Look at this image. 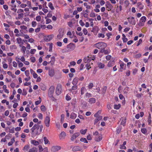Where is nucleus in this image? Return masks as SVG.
I'll return each mask as SVG.
<instances>
[{
	"label": "nucleus",
	"instance_id": "obj_1",
	"mask_svg": "<svg viewBox=\"0 0 152 152\" xmlns=\"http://www.w3.org/2000/svg\"><path fill=\"white\" fill-rule=\"evenodd\" d=\"M43 127L42 125L35 124L31 129V137H34L40 134L42 131Z\"/></svg>",
	"mask_w": 152,
	"mask_h": 152
},
{
	"label": "nucleus",
	"instance_id": "obj_2",
	"mask_svg": "<svg viewBox=\"0 0 152 152\" xmlns=\"http://www.w3.org/2000/svg\"><path fill=\"white\" fill-rule=\"evenodd\" d=\"M93 135L95 136V140L96 141L99 142L102 140V134H99L97 131L94 132Z\"/></svg>",
	"mask_w": 152,
	"mask_h": 152
},
{
	"label": "nucleus",
	"instance_id": "obj_3",
	"mask_svg": "<svg viewBox=\"0 0 152 152\" xmlns=\"http://www.w3.org/2000/svg\"><path fill=\"white\" fill-rule=\"evenodd\" d=\"M95 45L96 47L99 49L105 48L107 47L106 43L102 42L96 43Z\"/></svg>",
	"mask_w": 152,
	"mask_h": 152
},
{
	"label": "nucleus",
	"instance_id": "obj_4",
	"mask_svg": "<svg viewBox=\"0 0 152 152\" xmlns=\"http://www.w3.org/2000/svg\"><path fill=\"white\" fill-rule=\"evenodd\" d=\"M62 91V88L61 85L60 84H58L56 87V94L58 95L61 94Z\"/></svg>",
	"mask_w": 152,
	"mask_h": 152
},
{
	"label": "nucleus",
	"instance_id": "obj_5",
	"mask_svg": "<svg viewBox=\"0 0 152 152\" xmlns=\"http://www.w3.org/2000/svg\"><path fill=\"white\" fill-rule=\"evenodd\" d=\"M54 87L53 86H51L49 88L48 91V95L50 97H51L53 96V94L54 91Z\"/></svg>",
	"mask_w": 152,
	"mask_h": 152
},
{
	"label": "nucleus",
	"instance_id": "obj_6",
	"mask_svg": "<svg viewBox=\"0 0 152 152\" xmlns=\"http://www.w3.org/2000/svg\"><path fill=\"white\" fill-rule=\"evenodd\" d=\"M146 20V18L145 16H143L140 19L139 22L138 23V25L140 26H143Z\"/></svg>",
	"mask_w": 152,
	"mask_h": 152
},
{
	"label": "nucleus",
	"instance_id": "obj_7",
	"mask_svg": "<svg viewBox=\"0 0 152 152\" xmlns=\"http://www.w3.org/2000/svg\"><path fill=\"white\" fill-rule=\"evenodd\" d=\"M17 42L19 45V47L23 45L24 43L25 42L24 39H22L20 37H18L16 39Z\"/></svg>",
	"mask_w": 152,
	"mask_h": 152
},
{
	"label": "nucleus",
	"instance_id": "obj_8",
	"mask_svg": "<svg viewBox=\"0 0 152 152\" xmlns=\"http://www.w3.org/2000/svg\"><path fill=\"white\" fill-rule=\"evenodd\" d=\"M50 117L48 116H47L45 119L44 123L47 127H49L50 126Z\"/></svg>",
	"mask_w": 152,
	"mask_h": 152
},
{
	"label": "nucleus",
	"instance_id": "obj_9",
	"mask_svg": "<svg viewBox=\"0 0 152 152\" xmlns=\"http://www.w3.org/2000/svg\"><path fill=\"white\" fill-rule=\"evenodd\" d=\"M61 148V146H54L51 149V151L53 152H55L60 150Z\"/></svg>",
	"mask_w": 152,
	"mask_h": 152
},
{
	"label": "nucleus",
	"instance_id": "obj_10",
	"mask_svg": "<svg viewBox=\"0 0 152 152\" xmlns=\"http://www.w3.org/2000/svg\"><path fill=\"white\" fill-rule=\"evenodd\" d=\"M128 21L131 24L135 25L136 24V22L134 17H130L127 18Z\"/></svg>",
	"mask_w": 152,
	"mask_h": 152
},
{
	"label": "nucleus",
	"instance_id": "obj_11",
	"mask_svg": "<svg viewBox=\"0 0 152 152\" xmlns=\"http://www.w3.org/2000/svg\"><path fill=\"white\" fill-rule=\"evenodd\" d=\"M95 58L94 57V58L91 59L90 57H89L88 56L85 57L83 59V61L85 63H89L92 60H94L95 59Z\"/></svg>",
	"mask_w": 152,
	"mask_h": 152
},
{
	"label": "nucleus",
	"instance_id": "obj_12",
	"mask_svg": "<svg viewBox=\"0 0 152 152\" xmlns=\"http://www.w3.org/2000/svg\"><path fill=\"white\" fill-rule=\"evenodd\" d=\"M80 135L79 132H76L74 133L71 137V141H74L77 137Z\"/></svg>",
	"mask_w": 152,
	"mask_h": 152
},
{
	"label": "nucleus",
	"instance_id": "obj_13",
	"mask_svg": "<svg viewBox=\"0 0 152 152\" xmlns=\"http://www.w3.org/2000/svg\"><path fill=\"white\" fill-rule=\"evenodd\" d=\"M64 35V32L62 30H61L59 31V33L57 35V39H60L61 38H62Z\"/></svg>",
	"mask_w": 152,
	"mask_h": 152
},
{
	"label": "nucleus",
	"instance_id": "obj_14",
	"mask_svg": "<svg viewBox=\"0 0 152 152\" xmlns=\"http://www.w3.org/2000/svg\"><path fill=\"white\" fill-rule=\"evenodd\" d=\"M66 134L64 132H62L59 135L60 140H62L65 139Z\"/></svg>",
	"mask_w": 152,
	"mask_h": 152
},
{
	"label": "nucleus",
	"instance_id": "obj_15",
	"mask_svg": "<svg viewBox=\"0 0 152 152\" xmlns=\"http://www.w3.org/2000/svg\"><path fill=\"white\" fill-rule=\"evenodd\" d=\"M77 88V86L76 85H74L71 88V89H70L69 90V91L71 92H72L73 93H74L75 94H76V91H73L76 90Z\"/></svg>",
	"mask_w": 152,
	"mask_h": 152
},
{
	"label": "nucleus",
	"instance_id": "obj_16",
	"mask_svg": "<svg viewBox=\"0 0 152 152\" xmlns=\"http://www.w3.org/2000/svg\"><path fill=\"white\" fill-rule=\"evenodd\" d=\"M99 30V29L98 27L96 26L92 28V30L91 31L93 32L95 35H96L98 32Z\"/></svg>",
	"mask_w": 152,
	"mask_h": 152
},
{
	"label": "nucleus",
	"instance_id": "obj_17",
	"mask_svg": "<svg viewBox=\"0 0 152 152\" xmlns=\"http://www.w3.org/2000/svg\"><path fill=\"white\" fill-rule=\"evenodd\" d=\"M67 47L68 48H69V50H73L75 48V45L73 44H70L69 45H68Z\"/></svg>",
	"mask_w": 152,
	"mask_h": 152
},
{
	"label": "nucleus",
	"instance_id": "obj_18",
	"mask_svg": "<svg viewBox=\"0 0 152 152\" xmlns=\"http://www.w3.org/2000/svg\"><path fill=\"white\" fill-rule=\"evenodd\" d=\"M54 70L53 69H51L49 70L48 74L51 77L53 76L54 75Z\"/></svg>",
	"mask_w": 152,
	"mask_h": 152
},
{
	"label": "nucleus",
	"instance_id": "obj_19",
	"mask_svg": "<svg viewBox=\"0 0 152 152\" xmlns=\"http://www.w3.org/2000/svg\"><path fill=\"white\" fill-rule=\"evenodd\" d=\"M105 5L106 7L108 8L110 10L113 8V6L108 1L106 2Z\"/></svg>",
	"mask_w": 152,
	"mask_h": 152
},
{
	"label": "nucleus",
	"instance_id": "obj_20",
	"mask_svg": "<svg viewBox=\"0 0 152 152\" xmlns=\"http://www.w3.org/2000/svg\"><path fill=\"white\" fill-rule=\"evenodd\" d=\"M19 47L21 48L20 50L22 53L23 54H25L26 49V47L23 45H22V46H20Z\"/></svg>",
	"mask_w": 152,
	"mask_h": 152
},
{
	"label": "nucleus",
	"instance_id": "obj_21",
	"mask_svg": "<svg viewBox=\"0 0 152 152\" xmlns=\"http://www.w3.org/2000/svg\"><path fill=\"white\" fill-rule=\"evenodd\" d=\"M81 149V148L79 146H75L73 148L72 150L74 151H80Z\"/></svg>",
	"mask_w": 152,
	"mask_h": 152
},
{
	"label": "nucleus",
	"instance_id": "obj_22",
	"mask_svg": "<svg viewBox=\"0 0 152 152\" xmlns=\"http://www.w3.org/2000/svg\"><path fill=\"white\" fill-rule=\"evenodd\" d=\"M96 99L94 98H92L89 99L88 102L91 104L94 103L96 102Z\"/></svg>",
	"mask_w": 152,
	"mask_h": 152
},
{
	"label": "nucleus",
	"instance_id": "obj_23",
	"mask_svg": "<svg viewBox=\"0 0 152 152\" xmlns=\"http://www.w3.org/2000/svg\"><path fill=\"white\" fill-rule=\"evenodd\" d=\"M78 78L77 77H76L74 78L72 81V84L73 85H76L77 84L78 82Z\"/></svg>",
	"mask_w": 152,
	"mask_h": 152
},
{
	"label": "nucleus",
	"instance_id": "obj_24",
	"mask_svg": "<svg viewBox=\"0 0 152 152\" xmlns=\"http://www.w3.org/2000/svg\"><path fill=\"white\" fill-rule=\"evenodd\" d=\"M53 37V35H51L48 36L46 37V40L48 41H49L51 40Z\"/></svg>",
	"mask_w": 152,
	"mask_h": 152
},
{
	"label": "nucleus",
	"instance_id": "obj_25",
	"mask_svg": "<svg viewBox=\"0 0 152 152\" xmlns=\"http://www.w3.org/2000/svg\"><path fill=\"white\" fill-rule=\"evenodd\" d=\"M31 143L35 145H37L39 144V142L38 141H36L34 140H32L31 141Z\"/></svg>",
	"mask_w": 152,
	"mask_h": 152
},
{
	"label": "nucleus",
	"instance_id": "obj_26",
	"mask_svg": "<svg viewBox=\"0 0 152 152\" xmlns=\"http://www.w3.org/2000/svg\"><path fill=\"white\" fill-rule=\"evenodd\" d=\"M37 148L34 147L30 149L28 151V152H37Z\"/></svg>",
	"mask_w": 152,
	"mask_h": 152
},
{
	"label": "nucleus",
	"instance_id": "obj_27",
	"mask_svg": "<svg viewBox=\"0 0 152 152\" xmlns=\"http://www.w3.org/2000/svg\"><path fill=\"white\" fill-rule=\"evenodd\" d=\"M30 148L29 145H25L23 147V150L24 151H26L28 150Z\"/></svg>",
	"mask_w": 152,
	"mask_h": 152
},
{
	"label": "nucleus",
	"instance_id": "obj_28",
	"mask_svg": "<svg viewBox=\"0 0 152 152\" xmlns=\"http://www.w3.org/2000/svg\"><path fill=\"white\" fill-rule=\"evenodd\" d=\"M86 89L84 87H82L81 89V94L83 95L86 91Z\"/></svg>",
	"mask_w": 152,
	"mask_h": 152
},
{
	"label": "nucleus",
	"instance_id": "obj_29",
	"mask_svg": "<svg viewBox=\"0 0 152 152\" xmlns=\"http://www.w3.org/2000/svg\"><path fill=\"white\" fill-rule=\"evenodd\" d=\"M16 61H17L18 62V67L19 68H21V67H22L23 66V64L22 63L20 62L19 60H17V58H16Z\"/></svg>",
	"mask_w": 152,
	"mask_h": 152
},
{
	"label": "nucleus",
	"instance_id": "obj_30",
	"mask_svg": "<svg viewBox=\"0 0 152 152\" xmlns=\"http://www.w3.org/2000/svg\"><path fill=\"white\" fill-rule=\"evenodd\" d=\"M98 66L100 69L103 68L104 66V64L101 62H99L98 63Z\"/></svg>",
	"mask_w": 152,
	"mask_h": 152
},
{
	"label": "nucleus",
	"instance_id": "obj_31",
	"mask_svg": "<svg viewBox=\"0 0 152 152\" xmlns=\"http://www.w3.org/2000/svg\"><path fill=\"white\" fill-rule=\"evenodd\" d=\"M114 61H109L107 65V66L108 67L112 66L114 64Z\"/></svg>",
	"mask_w": 152,
	"mask_h": 152
},
{
	"label": "nucleus",
	"instance_id": "obj_32",
	"mask_svg": "<svg viewBox=\"0 0 152 152\" xmlns=\"http://www.w3.org/2000/svg\"><path fill=\"white\" fill-rule=\"evenodd\" d=\"M137 7L140 9H142L143 8V6L140 2H138L137 4Z\"/></svg>",
	"mask_w": 152,
	"mask_h": 152
},
{
	"label": "nucleus",
	"instance_id": "obj_33",
	"mask_svg": "<svg viewBox=\"0 0 152 152\" xmlns=\"http://www.w3.org/2000/svg\"><path fill=\"white\" fill-rule=\"evenodd\" d=\"M44 143L45 144H50V142H49L48 140V139L47 138L45 137H44Z\"/></svg>",
	"mask_w": 152,
	"mask_h": 152
},
{
	"label": "nucleus",
	"instance_id": "obj_34",
	"mask_svg": "<svg viewBox=\"0 0 152 152\" xmlns=\"http://www.w3.org/2000/svg\"><path fill=\"white\" fill-rule=\"evenodd\" d=\"M77 116V115L74 113H72L70 115V118L72 119H75Z\"/></svg>",
	"mask_w": 152,
	"mask_h": 152
},
{
	"label": "nucleus",
	"instance_id": "obj_35",
	"mask_svg": "<svg viewBox=\"0 0 152 152\" xmlns=\"http://www.w3.org/2000/svg\"><path fill=\"white\" fill-rule=\"evenodd\" d=\"M120 69H125L124 68V67H126V65L123 62H122L120 64Z\"/></svg>",
	"mask_w": 152,
	"mask_h": 152
},
{
	"label": "nucleus",
	"instance_id": "obj_36",
	"mask_svg": "<svg viewBox=\"0 0 152 152\" xmlns=\"http://www.w3.org/2000/svg\"><path fill=\"white\" fill-rule=\"evenodd\" d=\"M87 130L86 129L84 130L83 129H81L80 131V132L81 134L84 135L86 133Z\"/></svg>",
	"mask_w": 152,
	"mask_h": 152
},
{
	"label": "nucleus",
	"instance_id": "obj_37",
	"mask_svg": "<svg viewBox=\"0 0 152 152\" xmlns=\"http://www.w3.org/2000/svg\"><path fill=\"white\" fill-rule=\"evenodd\" d=\"M121 107V105L120 104H118V105L115 104L114 105V109L116 110L119 109Z\"/></svg>",
	"mask_w": 152,
	"mask_h": 152
},
{
	"label": "nucleus",
	"instance_id": "obj_38",
	"mask_svg": "<svg viewBox=\"0 0 152 152\" xmlns=\"http://www.w3.org/2000/svg\"><path fill=\"white\" fill-rule=\"evenodd\" d=\"M23 14L22 13H20L18 14V17L16 18V19H20L21 18H23Z\"/></svg>",
	"mask_w": 152,
	"mask_h": 152
},
{
	"label": "nucleus",
	"instance_id": "obj_39",
	"mask_svg": "<svg viewBox=\"0 0 152 152\" xmlns=\"http://www.w3.org/2000/svg\"><path fill=\"white\" fill-rule=\"evenodd\" d=\"M2 64H3V67L4 69H7L8 67V65L5 63L4 61L2 62Z\"/></svg>",
	"mask_w": 152,
	"mask_h": 152
},
{
	"label": "nucleus",
	"instance_id": "obj_40",
	"mask_svg": "<svg viewBox=\"0 0 152 152\" xmlns=\"http://www.w3.org/2000/svg\"><path fill=\"white\" fill-rule=\"evenodd\" d=\"M80 141L81 142H83L84 143H87L88 142L87 140L85 138H82L80 139Z\"/></svg>",
	"mask_w": 152,
	"mask_h": 152
},
{
	"label": "nucleus",
	"instance_id": "obj_41",
	"mask_svg": "<svg viewBox=\"0 0 152 152\" xmlns=\"http://www.w3.org/2000/svg\"><path fill=\"white\" fill-rule=\"evenodd\" d=\"M76 64V62L75 61H72L70 63V65H68V66L71 67L72 66H75Z\"/></svg>",
	"mask_w": 152,
	"mask_h": 152
},
{
	"label": "nucleus",
	"instance_id": "obj_42",
	"mask_svg": "<svg viewBox=\"0 0 152 152\" xmlns=\"http://www.w3.org/2000/svg\"><path fill=\"white\" fill-rule=\"evenodd\" d=\"M17 58V60H20L21 61H22V62H23L25 60V59L24 57L23 56H22L20 58Z\"/></svg>",
	"mask_w": 152,
	"mask_h": 152
},
{
	"label": "nucleus",
	"instance_id": "obj_43",
	"mask_svg": "<svg viewBox=\"0 0 152 152\" xmlns=\"http://www.w3.org/2000/svg\"><path fill=\"white\" fill-rule=\"evenodd\" d=\"M124 4L126 7H127L129 4V2L128 0H125L124 2Z\"/></svg>",
	"mask_w": 152,
	"mask_h": 152
},
{
	"label": "nucleus",
	"instance_id": "obj_44",
	"mask_svg": "<svg viewBox=\"0 0 152 152\" xmlns=\"http://www.w3.org/2000/svg\"><path fill=\"white\" fill-rule=\"evenodd\" d=\"M15 140L14 139H12L11 140V141L10 142H9L8 144V146H11L12 145L13 143L14 142H15Z\"/></svg>",
	"mask_w": 152,
	"mask_h": 152
},
{
	"label": "nucleus",
	"instance_id": "obj_45",
	"mask_svg": "<svg viewBox=\"0 0 152 152\" xmlns=\"http://www.w3.org/2000/svg\"><path fill=\"white\" fill-rule=\"evenodd\" d=\"M141 131L143 134H146L147 132V130L145 128L141 129Z\"/></svg>",
	"mask_w": 152,
	"mask_h": 152
},
{
	"label": "nucleus",
	"instance_id": "obj_46",
	"mask_svg": "<svg viewBox=\"0 0 152 152\" xmlns=\"http://www.w3.org/2000/svg\"><path fill=\"white\" fill-rule=\"evenodd\" d=\"M48 6L51 10H53L54 9L53 6L51 2H49V3Z\"/></svg>",
	"mask_w": 152,
	"mask_h": 152
},
{
	"label": "nucleus",
	"instance_id": "obj_47",
	"mask_svg": "<svg viewBox=\"0 0 152 152\" xmlns=\"http://www.w3.org/2000/svg\"><path fill=\"white\" fill-rule=\"evenodd\" d=\"M31 25L32 27L34 28L37 26V23L35 21H33L32 22Z\"/></svg>",
	"mask_w": 152,
	"mask_h": 152
},
{
	"label": "nucleus",
	"instance_id": "obj_48",
	"mask_svg": "<svg viewBox=\"0 0 152 152\" xmlns=\"http://www.w3.org/2000/svg\"><path fill=\"white\" fill-rule=\"evenodd\" d=\"M151 114H149V115L148 116V124H150L151 123Z\"/></svg>",
	"mask_w": 152,
	"mask_h": 152
},
{
	"label": "nucleus",
	"instance_id": "obj_49",
	"mask_svg": "<svg viewBox=\"0 0 152 152\" xmlns=\"http://www.w3.org/2000/svg\"><path fill=\"white\" fill-rule=\"evenodd\" d=\"M20 28L22 30H26L27 29V27L24 25L20 26Z\"/></svg>",
	"mask_w": 152,
	"mask_h": 152
},
{
	"label": "nucleus",
	"instance_id": "obj_50",
	"mask_svg": "<svg viewBox=\"0 0 152 152\" xmlns=\"http://www.w3.org/2000/svg\"><path fill=\"white\" fill-rule=\"evenodd\" d=\"M14 32L15 33L17 34L15 35L17 37L19 36V35L18 34V33H19V31L17 29H15L14 30Z\"/></svg>",
	"mask_w": 152,
	"mask_h": 152
},
{
	"label": "nucleus",
	"instance_id": "obj_51",
	"mask_svg": "<svg viewBox=\"0 0 152 152\" xmlns=\"http://www.w3.org/2000/svg\"><path fill=\"white\" fill-rule=\"evenodd\" d=\"M25 74L27 77H30L29 76L30 73H29V70H27L25 71Z\"/></svg>",
	"mask_w": 152,
	"mask_h": 152
},
{
	"label": "nucleus",
	"instance_id": "obj_52",
	"mask_svg": "<svg viewBox=\"0 0 152 152\" xmlns=\"http://www.w3.org/2000/svg\"><path fill=\"white\" fill-rule=\"evenodd\" d=\"M90 16L91 17L94 18L95 17V14L93 12H91L90 14Z\"/></svg>",
	"mask_w": 152,
	"mask_h": 152
},
{
	"label": "nucleus",
	"instance_id": "obj_53",
	"mask_svg": "<svg viewBox=\"0 0 152 152\" xmlns=\"http://www.w3.org/2000/svg\"><path fill=\"white\" fill-rule=\"evenodd\" d=\"M98 37L99 38L101 37L104 38V35L102 33H99L98 34Z\"/></svg>",
	"mask_w": 152,
	"mask_h": 152
},
{
	"label": "nucleus",
	"instance_id": "obj_54",
	"mask_svg": "<svg viewBox=\"0 0 152 152\" xmlns=\"http://www.w3.org/2000/svg\"><path fill=\"white\" fill-rule=\"evenodd\" d=\"M126 119H123L122 120L121 122V124L122 125H123V126H124V125H125V124L126 123Z\"/></svg>",
	"mask_w": 152,
	"mask_h": 152
},
{
	"label": "nucleus",
	"instance_id": "obj_55",
	"mask_svg": "<svg viewBox=\"0 0 152 152\" xmlns=\"http://www.w3.org/2000/svg\"><path fill=\"white\" fill-rule=\"evenodd\" d=\"M41 89L43 91H45L46 89V88L45 86L42 85L41 86Z\"/></svg>",
	"mask_w": 152,
	"mask_h": 152
},
{
	"label": "nucleus",
	"instance_id": "obj_56",
	"mask_svg": "<svg viewBox=\"0 0 152 152\" xmlns=\"http://www.w3.org/2000/svg\"><path fill=\"white\" fill-rule=\"evenodd\" d=\"M36 50L35 49H31L30 50V53L32 54H34L36 52Z\"/></svg>",
	"mask_w": 152,
	"mask_h": 152
},
{
	"label": "nucleus",
	"instance_id": "obj_57",
	"mask_svg": "<svg viewBox=\"0 0 152 152\" xmlns=\"http://www.w3.org/2000/svg\"><path fill=\"white\" fill-rule=\"evenodd\" d=\"M36 19L37 21H40L41 19V17L39 15L37 16L36 17Z\"/></svg>",
	"mask_w": 152,
	"mask_h": 152
},
{
	"label": "nucleus",
	"instance_id": "obj_58",
	"mask_svg": "<svg viewBox=\"0 0 152 152\" xmlns=\"http://www.w3.org/2000/svg\"><path fill=\"white\" fill-rule=\"evenodd\" d=\"M53 44L52 43H51L49 47V51L50 52H51L52 51V48H53Z\"/></svg>",
	"mask_w": 152,
	"mask_h": 152
},
{
	"label": "nucleus",
	"instance_id": "obj_59",
	"mask_svg": "<svg viewBox=\"0 0 152 152\" xmlns=\"http://www.w3.org/2000/svg\"><path fill=\"white\" fill-rule=\"evenodd\" d=\"M38 117L39 118L42 119H43V115L41 113H39L38 114Z\"/></svg>",
	"mask_w": 152,
	"mask_h": 152
},
{
	"label": "nucleus",
	"instance_id": "obj_60",
	"mask_svg": "<svg viewBox=\"0 0 152 152\" xmlns=\"http://www.w3.org/2000/svg\"><path fill=\"white\" fill-rule=\"evenodd\" d=\"M39 151L41 152L43 151V149L42 148V145H39L38 146Z\"/></svg>",
	"mask_w": 152,
	"mask_h": 152
},
{
	"label": "nucleus",
	"instance_id": "obj_61",
	"mask_svg": "<svg viewBox=\"0 0 152 152\" xmlns=\"http://www.w3.org/2000/svg\"><path fill=\"white\" fill-rule=\"evenodd\" d=\"M86 97L87 98H89L92 96L91 94L90 93H87L85 95Z\"/></svg>",
	"mask_w": 152,
	"mask_h": 152
},
{
	"label": "nucleus",
	"instance_id": "obj_62",
	"mask_svg": "<svg viewBox=\"0 0 152 152\" xmlns=\"http://www.w3.org/2000/svg\"><path fill=\"white\" fill-rule=\"evenodd\" d=\"M23 12H24L23 10V9H18L17 11V13H19V14H20V13Z\"/></svg>",
	"mask_w": 152,
	"mask_h": 152
},
{
	"label": "nucleus",
	"instance_id": "obj_63",
	"mask_svg": "<svg viewBox=\"0 0 152 152\" xmlns=\"http://www.w3.org/2000/svg\"><path fill=\"white\" fill-rule=\"evenodd\" d=\"M86 69L89 70L91 68V67L90 66V64L89 63H88L86 65Z\"/></svg>",
	"mask_w": 152,
	"mask_h": 152
},
{
	"label": "nucleus",
	"instance_id": "obj_64",
	"mask_svg": "<svg viewBox=\"0 0 152 152\" xmlns=\"http://www.w3.org/2000/svg\"><path fill=\"white\" fill-rule=\"evenodd\" d=\"M83 31L85 35H86L88 33V31L86 28H84L83 30Z\"/></svg>",
	"mask_w": 152,
	"mask_h": 152
}]
</instances>
